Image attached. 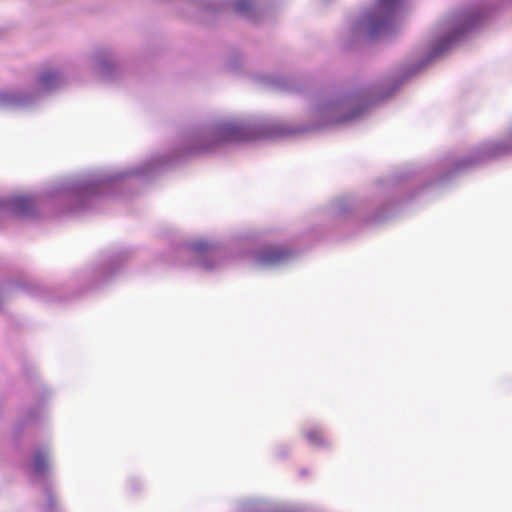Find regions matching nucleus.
<instances>
[{
	"label": "nucleus",
	"mask_w": 512,
	"mask_h": 512,
	"mask_svg": "<svg viewBox=\"0 0 512 512\" xmlns=\"http://www.w3.org/2000/svg\"><path fill=\"white\" fill-rule=\"evenodd\" d=\"M399 0H378L380 6L386 10L385 15L381 19L371 20V34L380 33L388 27L391 20V12Z\"/></svg>",
	"instance_id": "obj_1"
},
{
	"label": "nucleus",
	"mask_w": 512,
	"mask_h": 512,
	"mask_svg": "<svg viewBox=\"0 0 512 512\" xmlns=\"http://www.w3.org/2000/svg\"><path fill=\"white\" fill-rule=\"evenodd\" d=\"M289 255V251L282 247L270 246L260 252L259 261L262 264H276L285 260Z\"/></svg>",
	"instance_id": "obj_2"
},
{
	"label": "nucleus",
	"mask_w": 512,
	"mask_h": 512,
	"mask_svg": "<svg viewBox=\"0 0 512 512\" xmlns=\"http://www.w3.org/2000/svg\"><path fill=\"white\" fill-rule=\"evenodd\" d=\"M48 468V458L42 451H36L33 459V470L36 474L43 473Z\"/></svg>",
	"instance_id": "obj_3"
},
{
	"label": "nucleus",
	"mask_w": 512,
	"mask_h": 512,
	"mask_svg": "<svg viewBox=\"0 0 512 512\" xmlns=\"http://www.w3.org/2000/svg\"><path fill=\"white\" fill-rule=\"evenodd\" d=\"M305 435H306V438L309 440V442L314 445H319L323 442V434H322V431L319 429L308 430L305 433Z\"/></svg>",
	"instance_id": "obj_4"
},
{
	"label": "nucleus",
	"mask_w": 512,
	"mask_h": 512,
	"mask_svg": "<svg viewBox=\"0 0 512 512\" xmlns=\"http://www.w3.org/2000/svg\"><path fill=\"white\" fill-rule=\"evenodd\" d=\"M254 3L252 0H236L234 9L239 13H248L252 10Z\"/></svg>",
	"instance_id": "obj_5"
},
{
	"label": "nucleus",
	"mask_w": 512,
	"mask_h": 512,
	"mask_svg": "<svg viewBox=\"0 0 512 512\" xmlns=\"http://www.w3.org/2000/svg\"><path fill=\"white\" fill-rule=\"evenodd\" d=\"M58 78L56 72L48 71L44 72L41 76V83L46 88H51L53 86L54 80Z\"/></svg>",
	"instance_id": "obj_6"
},
{
	"label": "nucleus",
	"mask_w": 512,
	"mask_h": 512,
	"mask_svg": "<svg viewBox=\"0 0 512 512\" xmlns=\"http://www.w3.org/2000/svg\"><path fill=\"white\" fill-rule=\"evenodd\" d=\"M15 204L20 211L24 212L31 208L32 200L29 197H19L15 200Z\"/></svg>",
	"instance_id": "obj_7"
},
{
	"label": "nucleus",
	"mask_w": 512,
	"mask_h": 512,
	"mask_svg": "<svg viewBox=\"0 0 512 512\" xmlns=\"http://www.w3.org/2000/svg\"><path fill=\"white\" fill-rule=\"evenodd\" d=\"M202 249V246L201 245H198L197 246V250H201Z\"/></svg>",
	"instance_id": "obj_8"
}]
</instances>
